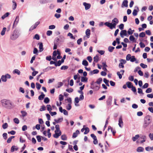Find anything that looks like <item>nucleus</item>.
I'll return each mask as SVG.
<instances>
[{
  "label": "nucleus",
  "instance_id": "ddd939ff",
  "mask_svg": "<svg viewBox=\"0 0 153 153\" xmlns=\"http://www.w3.org/2000/svg\"><path fill=\"white\" fill-rule=\"evenodd\" d=\"M112 97H109L108 99L106 101V103L108 105L110 106L111 104Z\"/></svg>",
  "mask_w": 153,
  "mask_h": 153
},
{
  "label": "nucleus",
  "instance_id": "13d9d810",
  "mask_svg": "<svg viewBox=\"0 0 153 153\" xmlns=\"http://www.w3.org/2000/svg\"><path fill=\"white\" fill-rule=\"evenodd\" d=\"M145 36V34L144 32H142L139 35V36L140 37H144Z\"/></svg>",
  "mask_w": 153,
  "mask_h": 153
},
{
  "label": "nucleus",
  "instance_id": "e2e57ef3",
  "mask_svg": "<svg viewBox=\"0 0 153 153\" xmlns=\"http://www.w3.org/2000/svg\"><path fill=\"white\" fill-rule=\"evenodd\" d=\"M45 109L46 107L45 105H43L41 107V108L40 109V111H45Z\"/></svg>",
  "mask_w": 153,
  "mask_h": 153
},
{
  "label": "nucleus",
  "instance_id": "6e6d98bb",
  "mask_svg": "<svg viewBox=\"0 0 153 153\" xmlns=\"http://www.w3.org/2000/svg\"><path fill=\"white\" fill-rule=\"evenodd\" d=\"M136 60V59L134 56H131V58L130 60L131 62H133L135 61Z\"/></svg>",
  "mask_w": 153,
  "mask_h": 153
},
{
  "label": "nucleus",
  "instance_id": "39448f33",
  "mask_svg": "<svg viewBox=\"0 0 153 153\" xmlns=\"http://www.w3.org/2000/svg\"><path fill=\"white\" fill-rule=\"evenodd\" d=\"M20 35V34L18 30H14L10 36V39L12 40H14L19 37Z\"/></svg>",
  "mask_w": 153,
  "mask_h": 153
},
{
  "label": "nucleus",
  "instance_id": "c756f323",
  "mask_svg": "<svg viewBox=\"0 0 153 153\" xmlns=\"http://www.w3.org/2000/svg\"><path fill=\"white\" fill-rule=\"evenodd\" d=\"M61 139L63 140H66L67 139V137L65 134H63L61 136Z\"/></svg>",
  "mask_w": 153,
  "mask_h": 153
},
{
  "label": "nucleus",
  "instance_id": "603ef678",
  "mask_svg": "<svg viewBox=\"0 0 153 153\" xmlns=\"http://www.w3.org/2000/svg\"><path fill=\"white\" fill-rule=\"evenodd\" d=\"M152 91V89L151 88H148L146 91V92L147 93H149L151 92Z\"/></svg>",
  "mask_w": 153,
  "mask_h": 153
},
{
  "label": "nucleus",
  "instance_id": "1a4fd4ad",
  "mask_svg": "<svg viewBox=\"0 0 153 153\" xmlns=\"http://www.w3.org/2000/svg\"><path fill=\"white\" fill-rule=\"evenodd\" d=\"M55 134H53V137L56 138H58L61 135L62 132L61 131L58 132L55 131Z\"/></svg>",
  "mask_w": 153,
  "mask_h": 153
},
{
  "label": "nucleus",
  "instance_id": "6e6552de",
  "mask_svg": "<svg viewBox=\"0 0 153 153\" xmlns=\"http://www.w3.org/2000/svg\"><path fill=\"white\" fill-rule=\"evenodd\" d=\"M127 31L126 30H122L120 33V36L121 37L123 38L124 36H127Z\"/></svg>",
  "mask_w": 153,
  "mask_h": 153
},
{
  "label": "nucleus",
  "instance_id": "ea45409f",
  "mask_svg": "<svg viewBox=\"0 0 153 153\" xmlns=\"http://www.w3.org/2000/svg\"><path fill=\"white\" fill-rule=\"evenodd\" d=\"M10 14V13L8 12L6 13L4 15H3L1 17V18L2 19H4L6 17H7Z\"/></svg>",
  "mask_w": 153,
  "mask_h": 153
},
{
  "label": "nucleus",
  "instance_id": "6ab92c4d",
  "mask_svg": "<svg viewBox=\"0 0 153 153\" xmlns=\"http://www.w3.org/2000/svg\"><path fill=\"white\" fill-rule=\"evenodd\" d=\"M140 138L141 139H143V140L140 141L141 143H143L146 141V136L142 135L140 137Z\"/></svg>",
  "mask_w": 153,
  "mask_h": 153
},
{
  "label": "nucleus",
  "instance_id": "774afa93",
  "mask_svg": "<svg viewBox=\"0 0 153 153\" xmlns=\"http://www.w3.org/2000/svg\"><path fill=\"white\" fill-rule=\"evenodd\" d=\"M149 136L150 138V139L152 140H153V134L152 133H150L149 134Z\"/></svg>",
  "mask_w": 153,
  "mask_h": 153
},
{
  "label": "nucleus",
  "instance_id": "69168bd1",
  "mask_svg": "<svg viewBox=\"0 0 153 153\" xmlns=\"http://www.w3.org/2000/svg\"><path fill=\"white\" fill-rule=\"evenodd\" d=\"M68 36H70V38L71 39H75V38L73 36L72 34L70 33H69L68 34Z\"/></svg>",
  "mask_w": 153,
  "mask_h": 153
},
{
  "label": "nucleus",
  "instance_id": "09e8293b",
  "mask_svg": "<svg viewBox=\"0 0 153 153\" xmlns=\"http://www.w3.org/2000/svg\"><path fill=\"white\" fill-rule=\"evenodd\" d=\"M85 131L84 133L85 134H88L89 132V129L88 127H86L85 128Z\"/></svg>",
  "mask_w": 153,
  "mask_h": 153
},
{
  "label": "nucleus",
  "instance_id": "052dcab7",
  "mask_svg": "<svg viewBox=\"0 0 153 153\" xmlns=\"http://www.w3.org/2000/svg\"><path fill=\"white\" fill-rule=\"evenodd\" d=\"M66 108L67 110H70L71 108V104H68V105L66 106Z\"/></svg>",
  "mask_w": 153,
  "mask_h": 153
},
{
  "label": "nucleus",
  "instance_id": "4d7b16f0",
  "mask_svg": "<svg viewBox=\"0 0 153 153\" xmlns=\"http://www.w3.org/2000/svg\"><path fill=\"white\" fill-rule=\"evenodd\" d=\"M140 66L143 68H145L147 67V65L144 64L143 63H141L140 65Z\"/></svg>",
  "mask_w": 153,
  "mask_h": 153
},
{
  "label": "nucleus",
  "instance_id": "f704fd0d",
  "mask_svg": "<svg viewBox=\"0 0 153 153\" xmlns=\"http://www.w3.org/2000/svg\"><path fill=\"white\" fill-rule=\"evenodd\" d=\"M13 73L16 74L18 75H19L20 74V72L18 69H16L13 71Z\"/></svg>",
  "mask_w": 153,
  "mask_h": 153
},
{
  "label": "nucleus",
  "instance_id": "dca6fc26",
  "mask_svg": "<svg viewBox=\"0 0 153 153\" xmlns=\"http://www.w3.org/2000/svg\"><path fill=\"white\" fill-rule=\"evenodd\" d=\"M79 133V130H77L75 132H74L73 134L72 137L75 138L78 135V134Z\"/></svg>",
  "mask_w": 153,
  "mask_h": 153
},
{
  "label": "nucleus",
  "instance_id": "72a5a7b5",
  "mask_svg": "<svg viewBox=\"0 0 153 153\" xmlns=\"http://www.w3.org/2000/svg\"><path fill=\"white\" fill-rule=\"evenodd\" d=\"M139 137V135L137 134L134 137H132V140H133V141H135Z\"/></svg>",
  "mask_w": 153,
  "mask_h": 153
},
{
  "label": "nucleus",
  "instance_id": "a18cd8bd",
  "mask_svg": "<svg viewBox=\"0 0 153 153\" xmlns=\"http://www.w3.org/2000/svg\"><path fill=\"white\" fill-rule=\"evenodd\" d=\"M8 124L7 123H5L3 124L2 126V127L4 129L7 128L8 127Z\"/></svg>",
  "mask_w": 153,
  "mask_h": 153
},
{
  "label": "nucleus",
  "instance_id": "cd10ccee",
  "mask_svg": "<svg viewBox=\"0 0 153 153\" xmlns=\"http://www.w3.org/2000/svg\"><path fill=\"white\" fill-rule=\"evenodd\" d=\"M12 2L13 3V10H14L16 9V7L17 4L14 1V0H13L12 1Z\"/></svg>",
  "mask_w": 153,
  "mask_h": 153
},
{
  "label": "nucleus",
  "instance_id": "20e7f679",
  "mask_svg": "<svg viewBox=\"0 0 153 153\" xmlns=\"http://www.w3.org/2000/svg\"><path fill=\"white\" fill-rule=\"evenodd\" d=\"M151 116L150 115L146 116L145 118L144 123L143 126L144 128L147 127L151 122Z\"/></svg>",
  "mask_w": 153,
  "mask_h": 153
},
{
  "label": "nucleus",
  "instance_id": "8fccbe9b",
  "mask_svg": "<svg viewBox=\"0 0 153 153\" xmlns=\"http://www.w3.org/2000/svg\"><path fill=\"white\" fill-rule=\"evenodd\" d=\"M21 113L22 114V116L23 117L26 116L27 115V112L25 111H21Z\"/></svg>",
  "mask_w": 153,
  "mask_h": 153
},
{
  "label": "nucleus",
  "instance_id": "4c0bfd02",
  "mask_svg": "<svg viewBox=\"0 0 153 153\" xmlns=\"http://www.w3.org/2000/svg\"><path fill=\"white\" fill-rule=\"evenodd\" d=\"M1 79L2 81L4 82H6L7 81V79L5 75H2L1 76Z\"/></svg>",
  "mask_w": 153,
  "mask_h": 153
},
{
  "label": "nucleus",
  "instance_id": "5701e85b",
  "mask_svg": "<svg viewBox=\"0 0 153 153\" xmlns=\"http://www.w3.org/2000/svg\"><path fill=\"white\" fill-rule=\"evenodd\" d=\"M85 34L87 36V38H89L90 35V30L88 29H87L85 32Z\"/></svg>",
  "mask_w": 153,
  "mask_h": 153
},
{
  "label": "nucleus",
  "instance_id": "412c9836",
  "mask_svg": "<svg viewBox=\"0 0 153 153\" xmlns=\"http://www.w3.org/2000/svg\"><path fill=\"white\" fill-rule=\"evenodd\" d=\"M63 120L62 117L61 118H59L58 119H55L54 121L57 123H59L61 122Z\"/></svg>",
  "mask_w": 153,
  "mask_h": 153
},
{
  "label": "nucleus",
  "instance_id": "680f3d73",
  "mask_svg": "<svg viewBox=\"0 0 153 153\" xmlns=\"http://www.w3.org/2000/svg\"><path fill=\"white\" fill-rule=\"evenodd\" d=\"M137 12L136 9H134L132 13L133 15L134 16H136L137 15Z\"/></svg>",
  "mask_w": 153,
  "mask_h": 153
},
{
  "label": "nucleus",
  "instance_id": "f3484780",
  "mask_svg": "<svg viewBox=\"0 0 153 153\" xmlns=\"http://www.w3.org/2000/svg\"><path fill=\"white\" fill-rule=\"evenodd\" d=\"M45 95L43 92L41 93V95H39L38 97V99L40 100H43L44 98Z\"/></svg>",
  "mask_w": 153,
  "mask_h": 153
},
{
  "label": "nucleus",
  "instance_id": "2eb2a0df",
  "mask_svg": "<svg viewBox=\"0 0 153 153\" xmlns=\"http://www.w3.org/2000/svg\"><path fill=\"white\" fill-rule=\"evenodd\" d=\"M19 16H17L16 18V19H15V21L13 24V27L15 25L16 26L17 24L19 22Z\"/></svg>",
  "mask_w": 153,
  "mask_h": 153
},
{
  "label": "nucleus",
  "instance_id": "de8ad7c7",
  "mask_svg": "<svg viewBox=\"0 0 153 153\" xmlns=\"http://www.w3.org/2000/svg\"><path fill=\"white\" fill-rule=\"evenodd\" d=\"M36 86L37 89L39 90L40 89L41 86V85L39 83L36 82Z\"/></svg>",
  "mask_w": 153,
  "mask_h": 153
},
{
  "label": "nucleus",
  "instance_id": "c03bdc74",
  "mask_svg": "<svg viewBox=\"0 0 153 153\" xmlns=\"http://www.w3.org/2000/svg\"><path fill=\"white\" fill-rule=\"evenodd\" d=\"M99 61V57L97 56H96L94 58V61L95 62H97Z\"/></svg>",
  "mask_w": 153,
  "mask_h": 153
},
{
  "label": "nucleus",
  "instance_id": "37998d69",
  "mask_svg": "<svg viewBox=\"0 0 153 153\" xmlns=\"http://www.w3.org/2000/svg\"><path fill=\"white\" fill-rule=\"evenodd\" d=\"M50 101L49 98L48 97H45L44 100V102L46 104L48 103Z\"/></svg>",
  "mask_w": 153,
  "mask_h": 153
},
{
  "label": "nucleus",
  "instance_id": "f03ea898",
  "mask_svg": "<svg viewBox=\"0 0 153 153\" xmlns=\"http://www.w3.org/2000/svg\"><path fill=\"white\" fill-rule=\"evenodd\" d=\"M2 106L6 108L11 109L13 107L12 102L10 100L2 99L1 101Z\"/></svg>",
  "mask_w": 153,
  "mask_h": 153
},
{
  "label": "nucleus",
  "instance_id": "e433bc0d",
  "mask_svg": "<svg viewBox=\"0 0 153 153\" xmlns=\"http://www.w3.org/2000/svg\"><path fill=\"white\" fill-rule=\"evenodd\" d=\"M6 30V27H4L3 28L2 30L1 31V33L2 36H3L5 34Z\"/></svg>",
  "mask_w": 153,
  "mask_h": 153
},
{
  "label": "nucleus",
  "instance_id": "4468645a",
  "mask_svg": "<svg viewBox=\"0 0 153 153\" xmlns=\"http://www.w3.org/2000/svg\"><path fill=\"white\" fill-rule=\"evenodd\" d=\"M53 68H55V67H54L48 66L46 68L44 69L43 71L44 72H47Z\"/></svg>",
  "mask_w": 153,
  "mask_h": 153
},
{
  "label": "nucleus",
  "instance_id": "a211bd4d",
  "mask_svg": "<svg viewBox=\"0 0 153 153\" xmlns=\"http://www.w3.org/2000/svg\"><path fill=\"white\" fill-rule=\"evenodd\" d=\"M88 79L86 77L82 76L81 77V80L82 82H87L88 81Z\"/></svg>",
  "mask_w": 153,
  "mask_h": 153
},
{
  "label": "nucleus",
  "instance_id": "9d476101",
  "mask_svg": "<svg viewBox=\"0 0 153 153\" xmlns=\"http://www.w3.org/2000/svg\"><path fill=\"white\" fill-rule=\"evenodd\" d=\"M128 1L127 0H124L122 4L121 7L122 8L125 7H128Z\"/></svg>",
  "mask_w": 153,
  "mask_h": 153
},
{
  "label": "nucleus",
  "instance_id": "338daca9",
  "mask_svg": "<svg viewBox=\"0 0 153 153\" xmlns=\"http://www.w3.org/2000/svg\"><path fill=\"white\" fill-rule=\"evenodd\" d=\"M149 86V84L148 83H145L144 85L142 86V88H147Z\"/></svg>",
  "mask_w": 153,
  "mask_h": 153
},
{
  "label": "nucleus",
  "instance_id": "7ed1b4c3",
  "mask_svg": "<svg viewBox=\"0 0 153 153\" xmlns=\"http://www.w3.org/2000/svg\"><path fill=\"white\" fill-rule=\"evenodd\" d=\"M112 23L106 22L105 23L104 25L111 29L115 28L116 25L119 22L118 19L116 18H115L112 20Z\"/></svg>",
  "mask_w": 153,
  "mask_h": 153
},
{
  "label": "nucleus",
  "instance_id": "a19ab883",
  "mask_svg": "<svg viewBox=\"0 0 153 153\" xmlns=\"http://www.w3.org/2000/svg\"><path fill=\"white\" fill-rule=\"evenodd\" d=\"M131 90L135 94H137V93L136 88L133 86L132 87H131Z\"/></svg>",
  "mask_w": 153,
  "mask_h": 153
},
{
  "label": "nucleus",
  "instance_id": "0e129e2a",
  "mask_svg": "<svg viewBox=\"0 0 153 153\" xmlns=\"http://www.w3.org/2000/svg\"><path fill=\"white\" fill-rule=\"evenodd\" d=\"M68 68V67L67 66L63 65L61 67L60 69L62 70H65L67 69Z\"/></svg>",
  "mask_w": 153,
  "mask_h": 153
},
{
  "label": "nucleus",
  "instance_id": "58836bf2",
  "mask_svg": "<svg viewBox=\"0 0 153 153\" xmlns=\"http://www.w3.org/2000/svg\"><path fill=\"white\" fill-rule=\"evenodd\" d=\"M102 79L101 78H100L98 79L97 81L95 82L96 83H97L98 84H100L102 81Z\"/></svg>",
  "mask_w": 153,
  "mask_h": 153
},
{
  "label": "nucleus",
  "instance_id": "79ce46f5",
  "mask_svg": "<svg viewBox=\"0 0 153 153\" xmlns=\"http://www.w3.org/2000/svg\"><path fill=\"white\" fill-rule=\"evenodd\" d=\"M47 107V110L49 111H51V110H52V109L51 107V106L50 105H47L46 106Z\"/></svg>",
  "mask_w": 153,
  "mask_h": 153
},
{
  "label": "nucleus",
  "instance_id": "0eeeda50",
  "mask_svg": "<svg viewBox=\"0 0 153 153\" xmlns=\"http://www.w3.org/2000/svg\"><path fill=\"white\" fill-rule=\"evenodd\" d=\"M40 22H37L33 25L31 26L29 29V30L30 31H32L33 29H35L37 26L40 24Z\"/></svg>",
  "mask_w": 153,
  "mask_h": 153
},
{
  "label": "nucleus",
  "instance_id": "3c124183",
  "mask_svg": "<svg viewBox=\"0 0 153 153\" xmlns=\"http://www.w3.org/2000/svg\"><path fill=\"white\" fill-rule=\"evenodd\" d=\"M36 138L38 141L39 142H40L41 141L42 136H41L40 135H38L36 136Z\"/></svg>",
  "mask_w": 153,
  "mask_h": 153
},
{
  "label": "nucleus",
  "instance_id": "b1692460",
  "mask_svg": "<svg viewBox=\"0 0 153 153\" xmlns=\"http://www.w3.org/2000/svg\"><path fill=\"white\" fill-rule=\"evenodd\" d=\"M144 150V148L142 147H139L137 149V151L138 152H143Z\"/></svg>",
  "mask_w": 153,
  "mask_h": 153
},
{
  "label": "nucleus",
  "instance_id": "bf43d9fd",
  "mask_svg": "<svg viewBox=\"0 0 153 153\" xmlns=\"http://www.w3.org/2000/svg\"><path fill=\"white\" fill-rule=\"evenodd\" d=\"M13 121H14V122L18 124L19 123V120L17 118H14L13 119Z\"/></svg>",
  "mask_w": 153,
  "mask_h": 153
},
{
  "label": "nucleus",
  "instance_id": "a878e982",
  "mask_svg": "<svg viewBox=\"0 0 153 153\" xmlns=\"http://www.w3.org/2000/svg\"><path fill=\"white\" fill-rule=\"evenodd\" d=\"M82 64L83 65L85 66H88V62L85 59H84L83 60Z\"/></svg>",
  "mask_w": 153,
  "mask_h": 153
},
{
  "label": "nucleus",
  "instance_id": "f8f14e48",
  "mask_svg": "<svg viewBox=\"0 0 153 153\" xmlns=\"http://www.w3.org/2000/svg\"><path fill=\"white\" fill-rule=\"evenodd\" d=\"M83 5L85 7V10H87L89 9L91 7V4H89L87 3L86 2H84Z\"/></svg>",
  "mask_w": 153,
  "mask_h": 153
},
{
  "label": "nucleus",
  "instance_id": "49530a36",
  "mask_svg": "<svg viewBox=\"0 0 153 153\" xmlns=\"http://www.w3.org/2000/svg\"><path fill=\"white\" fill-rule=\"evenodd\" d=\"M131 55L130 54H128L126 56V60L127 61H129L130 60L131 58Z\"/></svg>",
  "mask_w": 153,
  "mask_h": 153
},
{
  "label": "nucleus",
  "instance_id": "5fc2aeb1",
  "mask_svg": "<svg viewBox=\"0 0 153 153\" xmlns=\"http://www.w3.org/2000/svg\"><path fill=\"white\" fill-rule=\"evenodd\" d=\"M62 61H61V60H59L58 61V62L57 63H56V64H55V66H60L61 64L62 63Z\"/></svg>",
  "mask_w": 153,
  "mask_h": 153
},
{
  "label": "nucleus",
  "instance_id": "aec40b11",
  "mask_svg": "<svg viewBox=\"0 0 153 153\" xmlns=\"http://www.w3.org/2000/svg\"><path fill=\"white\" fill-rule=\"evenodd\" d=\"M99 71L97 69H95L90 72V74L92 75L93 74H96L99 73Z\"/></svg>",
  "mask_w": 153,
  "mask_h": 153
},
{
  "label": "nucleus",
  "instance_id": "393cba45",
  "mask_svg": "<svg viewBox=\"0 0 153 153\" xmlns=\"http://www.w3.org/2000/svg\"><path fill=\"white\" fill-rule=\"evenodd\" d=\"M80 100L78 97H76L75 98V106H77L78 105H77L76 104L79 103V100Z\"/></svg>",
  "mask_w": 153,
  "mask_h": 153
},
{
  "label": "nucleus",
  "instance_id": "2f4dec72",
  "mask_svg": "<svg viewBox=\"0 0 153 153\" xmlns=\"http://www.w3.org/2000/svg\"><path fill=\"white\" fill-rule=\"evenodd\" d=\"M129 39L131 41L133 42H136L135 38L133 35H131L129 36Z\"/></svg>",
  "mask_w": 153,
  "mask_h": 153
},
{
  "label": "nucleus",
  "instance_id": "7c9ffc66",
  "mask_svg": "<svg viewBox=\"0 0 153 153\" xmlns=\"http://www.w3.org/2000/svg\"><path fill=\"white\" fill-rule=\"evenodd\" d=\"M114 48H115L114 47H113L110 46L108 47V51L109 52H113V50Z\"/></svg>",
  "mask_w": 153,
  "mask_h": 153
},
{
  "label": "nucleus",
  "instance_id": "bb28decb",
  "mask_svg": "<svg viewBox=\"0 0 153 153\" xmlns=\"http://www.w3.org/2000/svg\"><path fill=\"white\" fill-rule=\"evenodd\" d=\"M126 85H127V87L128 88H131V87H132L133 86V85H132V83L129 82H126Z\"/></svg>",
  "mask_w": 153,
  "mask_h": 153
},
{
  "label": "nucleus",
  "instance_id": "423d86ee",
  "mask_svg": "<svg viewBox=\"0 0 153 153\" xmlns=\"http://www.w3.org/2000/svg\"><path fill=\"white\" fill-rule=\"evenodd\" d=\"M91 88L93 89L95 91L98 90L100 88V87L99 86L93 84V83L91 84Z\"/></svg>",
  "mask_w": 153,
  "mask_h": 153
},
{
  "label": "nucleus",
  "instance_id": "9b49d317",
  "mask_svg": "<svg viewBox=\"0 0 153 153\" xmlns=\"http://www.w3.org/2000/svg\"><path fill=\"white\" fill-rule=\"evenodd\" d=\"M118 121V125L120 127L122 128L123 126V122L121 117H120L119 118Z\"/></svg>",
  "mask_w": 153,
  "mask_h": 153
},
{
  "label": "nucleus",
  "instance_id": "473e14b6",
  "mask_svg": "<svg viewBox=\"0 0 153 153\" xmlns=\"http://www.w3.org/2000/svg\"><path fill=\"white\" fill-rule=\"evenodd\" d=\"M56 130L55 131L58 132L61 131L60 130L59 126L58 124L56 125L55 126Z\"/></svg>",
  "mask_w": 153,
  "mask_h": 153
},
{
  "label": "nucleus",
  "instance_id": "c9c22d12",
  "mask_svg": "<svg viewBox=\"0 0 153 153\" xmlns=\"http://www.w3.org/2000/svg\"><path fill=\"white\" fill-rule=\"evenodd\" d=\"M15 137L14 136H11L7 140V143H10L11 142V141L12 140V139L14 138Z\"/></svg>",
  "mask_w": 153,
  "mask_h": 153
},
{
  "label": "nucleus",
  "instance_id": "864d4df0",
  "mask_svg": "<svg viewBox=\"0 0 153 153\" xmlns=\"http://www.w3.org/2000/svg\"><path fill=\"white\" fill-rule=\"evenodd\" d=\"M73 91H74L73 89L71 88H70L66 89V91L68 92V93L72 92H73Z\"/></svg>",
  "mask_w": 153,
  "mask_h": 153
},
{
  "label": "nucleus",
  "instance_id": "4be33fe9",
  "mask_svg": "<svg viewBox=\"0 0 153 153\" xmlns=\"http://www.w3.org/2000/svg\"><path fill=\"white\" fill-rule=\"evenodd\" d=\"M39 51L40 52H42L43 50V44L41 42L39 43Z\"/></svg>",
  "mask_w": 153,
  "mask_h": 153
},
{
  "label": "nucleus",
  "instance_id": "c85d7f7f",
  "mask_svg": "<svg viewBox=\"0 0 153 153\" xmlns=\"http://www.w3.org/2000/svg\"><path fill=\"white\" fill-rule=\"evenodd\" d=\"M103 82L107 86H109V81L108 80H107L106 78H104L103 79Z\"/></svg>",
  "mask_w": 153,
  "mask_h": 153
},
{
  "label": "nucleus",
  "instance_id": "f257e3e1",
  "mask_svg": "<svg viewBox=\"0 0 153 153\" xmlns=\"http://www.w3.org/2000/svg\"><path fill=\"white\" fill-rule=\"evenodd\" d=\"M65 39L64 37L62 35L56 38L54 40L53 42L54 46L53 50H56L57 48V46L59 45L60 43L64 42Z\"/></svg>",
  "mask_w": 153,
  "mask_h": 153
}]
</instances>
